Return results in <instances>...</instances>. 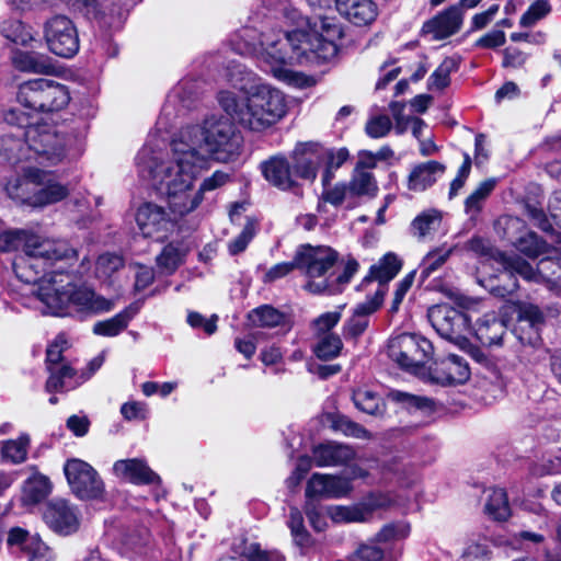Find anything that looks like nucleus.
<instances>
[{
    "instance_id": "f257e3e1",
    "label": "nucleus",
    "mask_w": 561,
    "mask_h": 561,
    "mask_svg": "<svg viewBox=\"0 0 561 561\" xmlns=\"http://www.w3.org/2000/svg\"><path fill=\"white\" fill-rule=\"evenodd\" d=\"M350 157L347 148L336 152L318 141H297L288 154L278 152L260 163L264 180L280 192L302 196L304 183L313 184L323 167L322 186L331 185L334 171Z\"/></svg>"
},
{
    "instance_id": "f03ea898",
    "label": "nucleus",
    "mask_w": 561,
    "mask_h": 561,
    "mask_svg": "<svg viewBox=\"0 0 561 561\" xmlns=\"http://www.w3.org/2000/svg\"><path fill=\"white\" fill-rule=\"evenodd\" d=\"M222 111L243 128L261 131L277 123L287 111L284 94L270 85L259 84L247 96L222 90L217 94Z\"/></svg>"
},
{
    "instance_id": "7ed1b4c3",
    "label": "nucleus",
    "mask_w": 561,
    "mask_h": 561,
    "mask_svg": "<svg viewBox=\"0 0 561 561\" xmlns=\"http://www.w3.org/2000/svg\"><path fill=\"white\" fill-rule=\"evenodd\" d=\"M38 298L56 317H71L84 321L91 317L110 312L115 304L94 289L68 282L59 288H39Z\"/></svg>"
},
{
    "instance_id": "20e7f679",
    "label": "nucleus",
    "mask_w": 561,
    "mask_h": 561,
    "mask_svg": "<svg viewBox=\"0 0 561 561\" xmlns=\"http://www.w3.org/2000/svg\"><path fill=\"white\" fill-rule=\"evenodd\" d=\"M70 100L66 84L44 78L22 82L16 92L18 103L32 116L58 113L68 106Z\"/></svg>"
},
{
    "instance_id": "39448f33",
    "label": "nucleus",
    "mask_w": 561,
    "mask_h": 561,
    "mask_svg": "<svg viewBox=\"0 0 561 561\" xmlns=\"http://www.w3.org/2000/svg\"><path fill=\"white\" fill-rule=\"evenodd\" d=\"M4 122L12 127H22L30 154L33 159L45 157L50 160L60 154L62 146L56 127L46 122H33L31 113L12 107L4 112Z\"/></svg>"
},
{
    "instance_id": "423d86ee",
    "label": "nucleus",
    "mask_w": 561,
    "mask_h": 561,
    "mask_svg": "<svg viewBox=\"0 0 561 561\" xmlns=\"http://www.w3.org/2000/svg\"><path fill=\"white\" fill-rule=\"evenodd\" d=\"M236 119L211 116L202 127L203 145L209 157L218 162L236 161L241 154L243 136L237 128Z\"/></svg>"
},
{
    "instance_id": "0eeeda50",
    "label": "nucleus",
    "mask_w": 561,
    "mask_h": 561,
    "mask_svg": "<svg viewBox=\"0 0 561 561\" xmlns=\"http://www.w3.org/2000/svg\"><path fill=\"white\" fill-rule=\"evenodd\" d=\"M202 159L195 148L182 152L175 161L174 176L167 182L168 205L172 213L183 217L194 211L188 209L192 204L191 194L194 181L198 174Z\"/></svg>"
},
{
    "instance_id": "6e6552de",
    "label": "nucleus",
    "mask_w": 561,
    "mask_h": 561,
    "mask_svg": "<svg viewBox=\"0 0 561 561\" xmlns=\"http://www.w3.org/2000/svg\"><path fill=\"white\" fill-rule=\"evenodd\" d=\"M64 474L71 493L80 501H104L106 490L100 473L80 458H69L64 463Z\"/></svg>"
},
{
    "instance_id": "1a4fd4ad",
    "label": "nucleus",
    "mask_w": 561,
    "mask_h": 561,
    "mask_svg": "<svg viewBox=\"0 0 561 561\" xmlns=\"http://www.w3.org/2000/svg\"><path fill=\"white\" fill-rule=\"evenodd\" d=\"M432 343L423 336L403 333L390 339L388 355L402 369L416 374L431 359Z\"/></svg>"
},
{
    "instance_id": "9d476101",
    "label": "nucleus",
    "mask_w": 561,
    "mask_h": 561,
    "mask_svg": "<svg viewBox=\"0 0 561 561\" xmlns=\"http://www.w3.org/2000/svg\"><path fill=\"white\" fill-rule=\"evenodd\" d=\"M13 46L10 48V61L13 68L21 72L51 75L55 67L49 57L35 51L33 43L36 37H7Z\"/></svg>"
},
{
    "instance_id": "9b49d317",
    "label": "nucleus",
    "mask_w": 561,
    "mask_h": 561,
    "mask_svg": "<svg viewBox=\"0 0 561 561\" xmlns=\"http://www.w3.org/2000/svg\"><path fill=\"white\" fill-rule=\"evenodd\" d=\"M42 517L53 533L64 537L76 534L81 525L78 506L61 497L47 501L43 506Z\"/></svg>"
},
{
    "instance_id": "f8f14e48",
    "label": "nucleus",
    "mask_w": 561,
    "mask_h": 561,
    "mask_svg": "<svg viewBox=\"0 0 561 561\" xmlns=\"http://www.w3.org/2000/svg\"><path fill=\"white\" fill-rule=\"evenodd\" d=\"M304 45L301 37H277L267 44L262 53L263 60L270 65L273 76L276 70L293 66H304Z\"/></svg>"
},
{
    "instance_id": "ddd939ff",
    "label": "nucleus",
    "mask_w": 561,
    "mask_h": 561,
    "mask_svg": "<svg viewBox=\"0 0 561 561\" xmlns=\"http://www.w3.org/2000/svg\"><path fill=\"white\" fill-rule=\"evenodd\" d=\"M285 24L287 28L282 30L283 35H323V33H332L333 35H343V30L335 24L334 18L314 15L308 18L302 15L298 10L290 9L285 15Z\"/></svg>"
},
{
    "instance_id": "4468645a",
    "label": "nucleus",
    "mask_w": 561,
    "mask_h": 561,
    "mask_svg": "<svg viewBox=\"0 0 561 561\" xmlns=\"http://www.w3.org/2000/svg\"><path fill=\"white\" fill-rule=\"evenodd\" d=\"M427 317L435 331L446 340H457L469 329L467 314L448 305L431 307Z\"/></svg>"
},
{
    "instance_id": "2eb2a0df",
    "label": "nucleus",
    "mask_w": 561,
    "mask_h": 561,
    "mask_svg": "<svg viewBox=\"0 0 561 561\" xmlns=\"http://www.w3.org/2000/svg\"><path fill=\"white\" fill-rule=\"evenodd\" d=\"M299 270L308 277H321L331 270L339 260V253L330 247H313L309 243L297 249Z\"/></svg>"
},
{
    "instance_id": "dca6fc26",
    "label": "nucleus",
    "mask_w": 561,
    "mask_h": 561,
    "mask_svg": "<svg viewBox=\"0 0 561 561\" xmlns=\"http://www.w3.org/2000/svg\"><path fill=\"white\" fill-rule=\"evenodd\" d=\"M351 492V478L314 472L307 481L305 497L320 502L340 499Z\"/></svg>"
},
{
    "instance_id": "f3484780",
    "label": "nucleus",
    "mask_w": 561,
    "mask_h": 561,
    "mask_svg": "<svg viewBox=\"0 0 561 561\" xmlns=\"http://www.w3.org/2000/svg\"><path fill=\"white\" fill-rule=\"evenodd\" d=\"M114 474L134 485H160L162 480L142 458L116 460L113 465Z\"/></svg>"
},
{
    "instance_id": "a211bd4d",
    "label": "nucleus",
    "mask_w": 561,
    "mask_h": 561,
    "mask_svg": "<svg viewBox=\"0 0 561 561\" xmlns=\"http://www.w3.org/2000/svg\"><path fill=\"white\" fill-rule=\"evenodd\" d=\"M401 465L391 460L380 465L376 459H363L353 454V480L363 479L369 483L400 479Z\"/></svg>"
},
{
    "instance_id": "6ab92c4d",
    "label": "nucleus",
    "mask_w": 561,
    "mask_h": 561,
    "mask_svg": "<svg viewBox=\"0 0 561 561\" xmlns=\"http://www.w3.org/2000/svg\"><path fill=\"white\" fill-rule=\"evenodd\" d=\"M32 251L27 252V259L24 260L23 270L34 271V275L25 276L21 275V279L27 284H36L43 280L47 275L51 274L48 267L51 265V261H58L67 257L66 252H61L57 249L39 251L38 245L33 243L31 245Z\"/></svg>"
},
{
    "instance_id": "aec40b11",
    "label": "nucleus",
    "mask_w": 561,
    "mask_h": 561,
    "mask_svg": "<svg viewBox=\"0 0 561 561\" xmlns=\"http://www.w3.org/2000/svg\"><path fill=\"white\" fill-rule=\"evenodd\" d=\"M432 378L442 385L463 383L470 377L468 362L458 355L449 354L430 367Z\"/></svg>"
},
{
    "instance_id": "412c9836",
    "label": "nucleus",
    "mask_w": 561,
    "mask_h": 561,
    "mask_svg": "<svg viewBox=\"0 0 561 561\" xmlns=\"http://www.w3.org/2000/svg\"><path fill=\"white\" fill-rule=\"evenodd\" d=\"M136 222L145 238L160 240L158 234L168 231L170 218L163 207L153 203H145L137 209Z\"/></svg>"
},
{
    "instance_id": "4be33fe9",
    "label": "nucleus",
    "mask_w": 561,
    "mask_h": 561,
    "mask_svg": "<svg viewBox=\"0 0 561 561\" xmlns=\"http://www.w3.org/2000/svg\"><path fill=\"white\" fill-rule=\"evenodd\" d=\"M304 66H319L337 55V44L329 37H301Z\"/></svg>"
},
{
    "instance_id": "5701e85b",
    "label": "nucleus",
    "mask_w": 561,
    "mask_h": 561,
    "mask_svg": "<svg viewBox=\"0 0 561 561\" xmlns=\"http://www.w3.org/2000/svg\"><path fill=\"white\" fill-rule=\"evenodd\" d=\"M41 185L39 170L30 172L26 176H16L5 185L8 196L14 202L35 207L37 186Z\"/></svg>"
},
{
    "instance_id": "b1692460",
    "label": "nucleus",
    "mask_w": 561,
    "mask_h": 561,
    "mask_svg": "<svg viewBox=\"0 0 561 561\" xmlns=\"http://www.w3.org/2000/svg\"><path fill=\"white\" fill-rule=\"evenodd\" d=\"M7 545L20 547L28 556V561H47L48 547L39 537H30V533L25 528L12 527L8 533Z\"/></svg>"
},
{
    "instance_id": "393cba45",
    "label": "nucleus",
    "mask_w": 561,
    "mask_h": 561,
    "mask_svg": "<svg viewBox=\"0 0 561 561\" xmlns=\"http://www.w3.org/2000/svg\"><path fill=\"white\" fill-rule=\"evenodd\" d=\"M138 302H131L112 318L98 321L93 324L92 332L99 336L114 337L128 328L129 322L139 312Z\"/></svg>"
},
{
    "instance_id": "a878e982",
    "label": "nucleus",
    "mask_w": 561,
    "mask_h": 561,
    "mask_svg": "<svg viewBox=\"0 0 561 561\" xmlns=\"http://www.w3.org/2000/svg\"><path fill=\"white\" fill-rule=\"evenodd\" d=\"M22 133L23 128L16 127V133L0 136V157L12 165L33 159Z\"/></svg>"
},
{
    "instance_id": "bb28decb",
    "label": "nucleus",
    "mask_w": 561,
    "mask_h": 561,
    "mask_svg": "<svg viewBox=\"0 0 561 561\" xmlns=\"http://www.w3.org/2000/svg\"><path fill=\"white\" fill-rule=\"evenodd\" d=\"M462 25V12L459 7L453 5L440 12L423 25L424 34L454 35Z\"/></svg>"
},
{
    "instance_id": "cd10ccee",
    "label": "nucleus",
    "mask_w": 561,
    "mask_h": 561,
    "mask_svg": "<svg viewBox=\"0 0 561 561\" xmlns=\"http://www.w3.org/2000/svg\"><path fill=\"white\" fill-rule=\"evenodd\" d=\"M500 260L504 268L511 274H518L527 280H538L543 277L550 265H554L553 261L546 257L540 260L537 270H535L527 261L518 255H505L499 253Z\"/></svg>"
},
{
    "instance_id": "c85d7f7f",
    "label": "nucleus",
    "mask_w": 561,
    "mask_h": 561,
    "mask_svg": "<svg viewBox=\"0 0 561 561\" xmlns=\"http://www.w3.org/2000/svg\"><path fill=\"white\" fill-rule=\"evenodd\" d=\"M445 172V165L437 161H427L415 165L408 181L411 191H425L432 186Z\"/></svg>"
},
{
    "instance_id": "c756f323",
    "label": "nucleus",
    "mask_w": 561,
    "mask_h": 561,
    "mask_svg": "<svg viewBox=\"0 0 561 561\" xmlns=\"http://www.w3.org/2000/svg\"><path fill=\"white\" fill-rule=\"evenodd\" d=\"M312 457L317 467L348 463L351 449L348 446L335 443H321L312 448Z\"/></svg>"
},
{
    "instance_id": "7c9ffc66",
    "label": "nucleus",
    "mask_w": 561,
    "mask_h": 561,
    "mask_svg": "<svg viewBox=\"0 0 561 561\" xmlns=\"http://www.w3.org/2000/svg\"><path fill=\"white\" fill-rule=\"evenodd\" d=\"M188 249L179 241L168 242L156 256L157 266L167 275H173L185 263Z\"/></svg>"
},
{
    "instance_id": "2f4dec72",
    "label": "nucleus",
    "mask_w": 561,
    "mask_h": 561,
    "mask_svg": "<svg viewBox=\"0 0 561 561\" xmlns=\"http://www.w3.org/2000/svg\"><path fill=\"white\" fill-rule=\"evenodd\" d=\"M402 267L401 260L393 253L386 254L378 264L373 265L369 270V274L365 277L364 283L370 280H378V288L383 289L386 293V284L396 277Z\"/></svg>"
},
{
    "instance_id": "473e14b6",
    "label": "nucleus",
    "mask_w": 561,
    "mask_h": 561,
    "mask_svg": "<svg viewBox=\"0 0 561 561\" xmlns=\"http://www.w3.org/2000/svg\"><path fill=\"white\" fill-rule=\"evenodd\" d=\"M392 503L393 499L388 493H369L353 505V523L368 522L377 510L389 507Z\"/></svg>"
},
{
    "instance_id": "72a5a7b5",
    "label": "nucleus",
    "mask_w": 561,
    "mask_h": 561,
    "mask_svg": "<svg viewBox=\"0 0 561 561\" xmlns=\"http://www.w3.org/2000/svg\"><path fill=\"white\" fill-rule=\"evenodd\" d=\"M286 313L273 307L272 305H261L247 314V320L254 328H276L284 325Z\"/></svg>"
},
{
    "instance_id": "f704fd0d",
    "label": "nucleus",
    "mask_w": 561,
    "mask_h": 561,
    "mask_svg": "<svg viewBox=\"0 0 561 561\" xmlns=\"http://www.w3.org/2000/svg\"><path fill=\"white\" fill-rule=\"evenodd\" d=\"M383 301V289H376L363 304H358L353 312V336L362 334L368 327V316L379 309Z\"/></svg>"
},
{
    "instance_id": "c9c22d12",
    "label": "nucleus",
    "mask_w": 561,
    "mask_h": 561,
    "mask_svg": "<svg viewBox=\"0 0 561 561\" xmlns=\"http://www.w3.org/2000/svg\"><path fill=\"white\" fill-rule=\"evenodd\" d=\"M476 332L483 344L501 345L506 329L504 322L492 313L485 314L483 319L477 321Z\"/></svg>"
},
{
    "instance_id": "e433bc0d",
    "label": "nucleus",
    "mask_w": 561,
    "mask_h": 561,
    "mask_svg": "<svg viewBox=\"0 0 561 561\" xmlns=\"http://www.w3.org/2000/svg\"><path fill=\"white\" fill-rule=\"evenodd\" d=\"M542 322L543 314L537 306L522 305L518 309L517 330L524 331L528 329L529 333L527 337L520 336V340H526L528 343H533L537 340Z\"/></svg>"
},
{
    "instance_id": "4c0bfd02",
    "label": "nucleus",
    "mask_w": 561,
    "mask_h": 561,
    "mask_svg": "<svg viewBox=\"0 0 561 561\" xmlns=\"http://www.w3.org/2000/svg\"><path fill=\"white\" fill-rule=\"evenodd\" d=\"M442 224L440 214L435 209H428L417 215L410 226L413 237L423 241L431 238Z\"/></svg>"
},
{
    "instance_id": "58836bf2",
    "label": "nucleus",
    "mask_w": 561,
    "mask_h": 561,
    "mask_svg": "<svg viewBox=\"0 0 561 561\" xmlns=\"http://www.w3.org/2000/svg\"><path fill=\"white\" fill-rule=\"evenodd\" d=\"M51 482L44 474H35L25 481L23 488V499L27 504H38L43 502L51 492Z\"/></svg>"
},
{
    "instance_id": "ea45409f",
    "label": "nucleus",
    "mask_w": 561,
    "mask_h": 561,
    "mask_svg": "<svg viewBox=\"0 0 561 561\" xmlns=\"http://www.w3.org/2000/svg\"><path fill=\"white\" fill-rule=\"evenodd\" d=\"M31 443L28 434L22 433L16 439H7L1 443V458L4 461L18 465L27 458V449Z\"/></svg>"
},
{
    "instance_id": "a19ab883",
    "label": "nucleus",
    "mask_w": 561,
    "mask_h": 561,
    "mask_svg": "<svg viewBox=\"0 0 561 561\" xmlns=\"http://www.w3.org/2000/svg\"><path fill=\"white\" fill-rule=\"evenodd\" d=\"M495 179H486L466 198L465 211L470 218H476L481 213L485 201L495 188Z\"/></svg>"
},
{
    "instance_id": "79ce46f5",
    "label": "nucleus",
    "mask_w": 561,
    "mask_h": 561,
    "mask_svg": "<svg viewBox=\"0 0 561 561\" xmlns=\"http://www.w3.org/2000/svg\"><path fill=\"white\" fill-rule=\"evenodd\" d=\"M485 513L495 520H505L511 515L507 494L503 489L488 490Z\"/></svg>"
},
{
    "instance_id": "37998d69",
    "label": "nucleus",
    "mask_w": 561,
    "mask_h": 561,
    "mask_svg": "<svg viewBox=\"0 0 561 561\" xmlns=\"http://www.w3.org/2000/svg\"><path fill=\"white\" fill-rule=\"evenodd\" d=\"M454 248L439 247L430 251L422 260L419 270L422 280L428 278L434 272L440 268L449 259Z\"/></svg>"
},
{
    "instance_id": "c03bdc74",
    "label": "nucleus",
    "mask_w": 561,
    "mask_h": 561,
    "mask_svg": "<svg viewBox=\"0 0 561 561\" xmlns=\"http://www.w3.org/2000/svg\"><path fill=\"white\" fill-rule=\"evenodd\" d=\"M318 342L313 345L314 356L321 360H330L337 357L343 348V343L337 334L314 335Z\"/></svg>"
},
{
    "instance_id": "a18cd8bd",
    "label": "nucleus",
    "mask_w": 561,
    "mask_h": 561,
    "mask_svg": "<svg viewBox=\"0 0 561 561\" xmlns=\"http://www.w3.org/2000/svg\"><path fill=\"white\" fill-rule=\"evenodd\" d=\"M48 50L65 59L75 57L80 48V37H43Z\"/></svg>"
},
{
    "instance_id": "49530a36",
    "label": "nucleus",
    "mask_w": 561,
    "mask_h": 561,
    "mask_svg": "<svg viewBox=\"0 0 561 561\" xmlns=\"http://www.w3.org/2000/svg\"><path fill=\"white\" fill-rule=\"evenodd\" d=\"M69 195L67 186L60 183H48L45 186H37L36 197L34 199L35 207H44L46 205L58 203Z\"/></svg>"
},
{
    "instance_id": "de8ad7c7",
    "label": "nucleus",
    "mask_w": 561,
    "mask_h": 561,
    "mask_svg": "<svg viewBox=\"0 0 561 561\" xmlns=\"http://www.w3.org/2000/svg\"><path fill=\"white\" fill-rule=\"evenodd\" d=\"M30 234L24 229H8L0 231V253L18 251L22 245L31 248Z\"/></svg>"
},
{
    "instance_id": "09e8293b",
    "label": "nucleus",
    "mask_w": 561,
    "mask_h": 561,
    "mask_svg": "<svg viewBox=\"0 0 561 561\" xmlns=\"http://www.w3.org/2000/svg\"><path fill=\"white\" fill-rule=\"evenodd\" d=\"M393 150L388 147H381L377 152L360 150L357 152L355 171H369L375 169L379 161H387L393 157Z\"/></svg>"
},
{
    "instance_id": "8fccbe9b",
    "label": "nucleus",
    "mask_w": 561,
    "mask_h": 561,
    "mask_svg": "<svg viewBox=\"0 0 561 561\" xmlns=\"http://www.w3.org/2000/svg\"><path fill=\"white\" fill-rule=\"evenodd\" d=\"M279 81L286 83L289 87L296 89H309L317 84L318 80L312 75H306L301 71H295L290 68L276 70V76H274Z\"/></svg>"
},
{
    "instance_id": "3c124183",
    "label": "nucleus",
    "mask_w": 561,
    "mask_h": 561,
    "mask_svg": "<svg viewBox=\"0 0 561 561\" xmlns=\"http://www.w3.org/2000/svg\"><path fill=\"white\" fill-rule=\"evenodd\" d=\"M353 401L358 410L369 415H381L385 411L382 399L371 391H357L353 394Z\"/></svg>"
},
{
    "instance_id": "603ef678",
    "label": "nucleus",
    "mask_w": 561,
    "mask_h": 561,
    "mask_svg": "<svg viewBox=\"0 0 561 561\" xmlns=\"http://www.w3.org/2000/svg\"><path fill=\"white\" fill-rule=\"evenodd\" d=\"M229 174L222 171H215L210 176L206 178L199 188L193 194L192 204L188 209H196L204 199V193L206 191L216 190L225 185L229 181Z\"/></svg>"
},
{
    "instance_id": "864d4df0",
    "label": "nucleus",
    "mask_w": 561,
    "mask_h": 561,
    "mask_svg": "<svg viewBox=\"0 0 561 561\" xmlns=\"http://www.w3.org/2000/svg\"><path fill=\"white\" fill-rule=\"evenodd\" d=\"M377 14V5L371 0H353V25H368L376 20Z\"/></svg>"
},
{
    "instance_id": "5fc2aeb1",
    "label": "nucleus",
    "mask_w": 561,
    "mask_h": 561,
    "mask_svg": "<svg viewBox=\"0 0 561 561\" xmlns=\"http://www.w3.org/2000/svg\"><path fill=\"white\" fill-rule=\"evenodd\" d=\"M458 68V61L454 58H446L431 75L428 82L430 88L443 90L450 83V73Z\"/></svg>"
},
{
    "instance_id": "6e6d98bb",
    "label": "nucleus",
    "mask_w": 561,
    "mask_h": 561,
    "mask_svg": "<svg viewBox=\"0 0 561 561\" xmlns=\"http://www.w3.org/2000/svg\"><path fill=\"white\" fill-rule=\"evenodd\" d=\"M377 191V182L371 172L355 171L353 176V195L375 196Z\"/></svg>"
},
{
    "instance_id": "4d7b16f0",
    "label": "nucleus",
    "mask_w": 561,
    "mask_h": 561,
    "mask_svg": "<svg viewBox=\"0 0 561 561\" xmlns=\"http://www.w3.org/2000/svg\"><path fill=\"white\" fill-rule=\"evenodd\" d=\"M517 249L528 257H538L546 251V242L535 232H528L517 241Z\"/></svg>"
},
{
    "instance_id": "13d9d810",
    "label": "nucleus",
    "mask_w": 561,
    "mask_h": 561,
    "mask_svg": "<svg viewBox=\"0 0 561 561\" xmlns=\"http://www.w3.org/2000/svg\"><path fill=\"white\" fill-rule=\"evenodd\" d=\"M342 313L340 310L321 313L312 320L311 329L314 335L333 334L331 330L340 322Z\"/></svg>"
},
{
    "instance_id": "bf43d9fd",
    "label": "nucleus",
    "mask_w": 561,
    "mask_h": 561,
    "mask_svg": "<svg viewBox=\"0 0 561 561\" xmlns=\"http://www.w3.org/2000/svg\"><path fill=\"white\" fill-rule=\"evenodd\" d=\"M45 35H72L77 33L73 22L66 15H55L45 23Z\"/></svg>"
},
{
    "instance_id": "052dcab7",
    "label": "nucleus",
    "mask_w": 561,
    "mask_h": 561,
    "mask_svg": "<svg viewBox=\"0 0 561 561\" xmlns=\"http://www.w3.org/2000/svg\"><path fill=\"white\" fill-rule=\"evenodd\" d=\"M304 513L306 514L310 526L317 533L323 531L328 523L321 512L320 502L314 500L306 499L304 504Z\"/></svg>"
},
{
    "instance_id": "680f3d73",
    "label": "nucleus",
    "mask_w": 561,
    "mask_h": 561,
    "mask_svg": "<svg viewBox=\"0 0 561 561\" xmlns=\"http://www.w3.org/2000/svg\"><path fill=\"white\" fill-rule=\"evenodd\" d=\"M67 339L59 333L46 348L45 364L46 368H55L56 365L64 360V352L66 350Z\"/></svg>"
},
{
    "instance_id": "e2e57ef3",
    "label": "nucleus",
    "mask_w": 561,
    "mask_h": 561,
    "mask_svg": "<svg viewBox=\"0 0 561 561\" xmlns=\"http://www.w3.org/2000/svg\"><path fill=\"white\" fill-rule=\"evenodd\" d=\"M390 398L407 409L426 410L433 405V401L426 397L413 396L401 391L391 392Z\"/></svg>"
},
{
    "instance_id": "0e129e2a",
    "label": "nucleus",
    "mask_w": 561,
    "mask_h": 561,
    "mask_svg": "<svg viewBox=\"0 0 561 561\" xmlns=\"http://www.w3.org/2000/svg\"><path fill=\"white\" fill-rule=\"evenodd\" d=\"M392 128V122L387 115L371 116L366 125L365 131L370 138H382L389 134Z\"/></svg>"
},
{
    "instance_id": "69168bd1",
    "label": "nucleus",
    "mask_w": 561,
    "mask_h": 561,
    "mask_svg": "<svg viewBox=\"0 0 561 561\" xmlns=\"http://www.w3.org/2000/svg\"><path fill=\"white\" fill-rule=\"evenodd\" d=\"M255 234L254 227L248 222L241 232L228 243V252L230 255H238L244 252Z\"/></svg>"
},
{
    "instance_id": "338daca9",
    "label": "nucleus",
    "mask_w": 561,
    "mask_h": 561,
    "mask_svg": "<svg viewBox=\"0 0 561 561\" xmlns=\"http://www.w3.org/2000/svg\"><path fill=\"white\" fill-rule=\"evenodd\" d=\"M551 10V5L548 0H537L534 2L529 9L523 14L520 19V24L523 26H531L538 20L546 16Z\"/></svg>"
},
{
    "instance_id": "774afa93",
    "label": "nucleus",
    "mask_w": 561,
    "mask_h": 561,
    "mask_svg": "<svg viewBox=\"0 0 561 561\" xmlns=\"http://www.w3.org/2000/svg\"><path fill=\"white\" fill-rule=\"evenodd\" d=\"M218 317L213 314L209 319H206L202 313L197 311H190L187 313L186 322L193 329H203L207 335H211L217 331Z\"/></svg>"
}]
</instances>
